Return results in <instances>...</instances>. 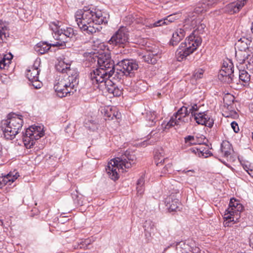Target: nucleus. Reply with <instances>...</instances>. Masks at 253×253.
Listing matches in <instances>:
<instances>
[{
    "instance_id": "obj_1",
    "label": "nucleus",
    "mask_w": 253,
    "mask_h": 253,
    "mask_svg": "<svg viewBox=\"0 0 253 253\" xmlns=\"http://www.w3.org/2000/svg\"><path fill=\"white\" fill-rule=\"evenodd\" d=\"M75 20L84 34L92 35L100 31L101 24L107 23L109 15L92 6H84L75 14Z\"/></svg>"
},
{
    "instance_id": "obj_2",
    "label": "nucleus",
    "mask_w": 253,
    "mask_h": 253,
    "mask_svg": "<svg viewBox=\"0 0 253 253\" xmlns=\"http://www.w3.org/2000/svg\"><path fill=\"white\" fill-rule=\"evenodd\" d=\"M56 69L62 73L54 84L57 95L62 98L74 93L79 84L78 72L75 69L70 68V64L59 62Z\"/></svg>"
},
{
    "instance_id": "obj_3",
    "label": "nucleus",
    "mask_w": 253,
    "mask_h": 253,
    "mask_svg": "<svg viewBox=\"0 0 253 253\" xmlns=\"http://www.w3.org/2000/svg\"><path fill=\"white\" fill-rule=\"evenodd\" d=\"M98 67L91 71L89 78L91 83H102L112 77L115 63L110 53H103L97 57Z\"/></svg>"
},
{
    "instance_id": "obj_4",
    "label": "nucleus",
    "mask_w": 253,
    "mask_h": 253,
    "mask_svg": "<svg viewBox=\"0 0 253 253\" xmlns=\"http://www.w3.org/2000/svg\"><path fill=\"white\" fill-rule=\"evenodd\" d=\"M135 159L133 153L127 150L120 157L111 160L106 168V171L111 179L116 180L119 178L118 171L121 169L123 172L126 171V169L130 168L132 164L135 163Z\"/></svg>"
},
{
    "instance_id": "obj_5",
    "label": "nucleus",
    "mask_w": 253,
    "mask_h": 253,
    "mask_svg": "<svg viewBox=\"0 0 253 253\" xmlns=\"http://www.w3.org/2000/svg\"><path fill=\"white\" fill-rule=\"evenodd\" d=\"M23 121L22 116L9 113L5 120L1 122V129L4 137L8 140L13 139L22 129Z\"/></svg>"
},
{
    "instance_id": "obj_6",
    "label": "nucleus",
    "mask_w": 253,
    "mask_h": 253,
    "mask_svg": "<svg viewBox=\"0 0 253 253\" xmlns=\"http://www.w3.org/2000/svg\"><path fill=\"white\" fill-rule=\"evenodd\" d=\"M251 41L248 38L243 37L240 38L235 43V57L239 63H246L247 69L253 68V54L249 49V45Z\"/></svg>"
},
{
    "instance_id": "obj_7",
    "label": "nucleus",
    "mask_w": 253,
    "mask_h": 253,
    "mask_svg": "<svg viewBox=\"0 0 253 253\" xmlns=\"http://www.w3.org/2000/svg\"><path fill=\"white\" fill-rule=\"evenodd\" d=\"M50 27L53 31V37L57 41L52 44L54 47L64 48L66 43L74 40L75 34L72 28H60V26L55 22H52Z\"/></svg>"
},
{
    "instance_id": "obj_8",
    "label": "nucleus",
    "mask_w": 253,
    "mask_h": 253,
    "mask_svg": "<svg viewBox=\"0 0 253 253\" xmlns=\"http://www.w3.org/2000/svg\"><path fill=\"white\" fill-rule=\"evenodd\" d=\"M138 68V65L133 59H124L117 62L116 69L114 68L112 73L113 79L120 81L125 76L132 77Z\"/></svg>"
},
{
    "instance_id": "obj_9",
    "label": "nucleus",
    "mask_w": 253,
    "mask_h": 253,
    "mask_svg": "<svg viewBox=\"0 0 253 253\" xmlns=\"http://www.w3.org/2000/svg\"><path fill=\"white\" fill-rule=\"evenodd\" d=\"M171 185L169 186L170 194L165 199V204L169 212L179 211L181 203L178 198V194L181 188L180 184L178 181L172 179Z\"/></svg>"
},
{
    "instance_id": "obj_10",
    "label": "nucleus",
    "mask_w": 253,
    "mask_h": 253,
    "mask_svg": "<svg viewBox=\"0 0 253 253\" xmlns=\"http://www.w3.org/2000/svg\"><path fill=\"white\" fill-rule=\"evenodd\" d=\"M191 36H188L184 42H181L175 52L178 61H181L187 56L192 54L200 45V40H193Z\"/></svg>"
},
{
    "instance_id": "obj_11",
    "label": "nucleus",
    "mask_w": 253,
    "mask_h": 253,
    "mask_svg": "<svg viewBox=\"0 0 253 253\" xmlns=\"http://www.w3.org/2000/svg\"><path fill=\"white\" fill-rule=\"evenodd\" d=\"M44 135L43 127L32 126L23 133L22 140L26 148L30 149L35 144L36 141Z\"/></svg>"
},
{
    "instance_id": "obj_12",
    "label": "nucleus",
    "mask_w": 253,
    "mask_h": 253,
    "mask_svg": "<svg viewBox=\"0 0 253 253\" xmlns=\"http://www.w3.org/2000/svg\"><path fill=\"white\" fill-rule=\"evenodd\" d=\"M108 43L114 46L124 48L129 44V34L124 27L119 28L109 40Z\"/></svg>"
},
{
    "instance_id": "obj_13",
    "label": "nucleus",
    "mask_w": 253,
    "mask_h": 253,
    "mask_svg": "<svg viewBox=\"0 0 253 253\" xmlns=\"http://www.w3.org/2000/svg\"><path fill=\"white\" fill-rule=\"evenodd\" d=\"M243 210V206L234 198L230 199L229 207L225 211L224 218L225 226H230V222L234 221L235 214L238 215Z\"/></svg>"
},
{
    "instance_id": "obj_14",
    "label": "nucleus",
    "mask_w": 253,
    "mask_h": 253,
    "mask_svg": "<svg viewBox=\"0 0 253 253\" xmlns=\"http://www.w3.org/2000/svg\"><path fill=\"white\" fill-rule=\"evenodd\" d=\"M234 65L232 61L227 59L223 61L221 69L218 75V79L222 82L230 84L234 80Z\"/></svg>"
},
{
    "instance_id": "obj_15",
    "label": "nucleus",
    "mask_w": 253,
    "mask_h": 253,
    "mask_svg": "<svg viewBox=\"0 0 253 253\" xmlns=\"http://www.w3.org/2000/svg\"><path fill=\"white\" fill-rule=\"evenodd\" d=\"M188 109V107L185 106L181 107L176 113L171 116L166 125V128H169L175 126H180L188 122V116L189 115Z\"/></svg>"
},
{
    "instance_id": "obj_16",
    "label": "nucleus",
    "mask_w": 253,
    "mask_h": 253,
    "mask_svg": "<svg viewBox=\"0 0 253 253\" xmlns=\"http://www.w3.org/2000/svg\"><path fill=\"white\" fill-rule=\"evenodd\" d=\"M201 18H198L194 19L191 21V25L194 29L192 33L189 36H191L193 38V40L200 39V44L202 43V38L200 35H202L205 32L206 25L203 23Z\"/></svg>"
},
{
    "instance_id": "obj_17",
    "label": "nucleus",
    "mask_w": 253,
    "mask_h": 253,
    "mask_svg": "<svg viewBox=\"0 0 253 253\" xmlns=\"http://www.w3.org/2000/svg\"><path fill=\"white\" fill-rule=\"evenodd\" d=\"M193 118L196 123L199 125H204L210 128L213 126L214 121L207 112H199Z\"/></svg>"
},
{
    "instance_id": "obj_18",
    "label": "nucleus",
    "mask_w": 253,
    "mask_h": 253,
    "mask_svg": "<svg viewBox=\"0 0 253 253\" xmlns=\"http://www.w3.org/2000/svg\"><path fill=\"white\" fill-rule=\"evenodd\" d=\"M103 84L108 92L112 94L114 96H119L122 94V90L110 79H107L102 83H95V84Z\"/></svg>"
},
{
    "instance_id": "obj_19",
    "label": "nucleus",
    "mask_w": 253,
    "mask_h": 253,
    "mask_svg": "<svg viewBox=\"0 0 253 253\" xmlns=\"http://www.w3.org/2000/svg\"><path fill=\"white\" fill-rule=\"evenodd\" d=\"M247 0H238L236 2L230 3L224 8V12L230 14L238 12L244 6Z\"/></svg>"
},
{
    "instance_id": "obj_20",
    "label": "nucleus",
    "mask_w": 253,
    "mask_h": 253,
    "mask_svg": "<svg viewBox=\"0 0 253 253\" xmlns=\"http://www.w3.org/2000/svg\"><path fill=\"white\" fill-rule=\"evenodd\" d=\"M186 31L184 29L179 28L177 29L172 34L171 39L169 43L172 46L176 45L185 37Z\"/></svg>"
},
{
    "instance_id": "obj_21",
    "label": "nucleus",
    "mask_w": 253,
    "mask_h": 253,
    "mask_svg": "<svg viewBox=\"0 0 253 253\" xmlns=\"http://www.w3.org/2000/svg\"><path fill=\"white\" fill-rule=\"evenodd\" d=\"M19 176L18 173L15 171L10 172L7 174L3 176L2 179L0 180V188L8 184L10 185Z\"/></svg>"
},
{
    "instance_id": "obj_22",
    "label": "nucleus",
    "mask_w": 253,
    "mask_h": 253,
    "mask_svg": "<svg viewBox=\"0 0 253 253\" xmlns=\"http://www.w3.org/2000/svg\"><path fill=\"white\" fill-rule=\"evenodd\" d=\"M248 64V63H246ZM237 67L238 68L239 71V79L240 81L247 84L250 81V75L245 70V69H247L246 67V63H237Z\"/></svg>"
},
{
    "instance_id": "obj_23",
    "label": "nucleus",
    "mask_w": 253,
    "mask_h": 253,
    "mask_svg": "<svg viewBox=\"0 0 253 253\" xmlns=\"http://www.w3.org/2000/svg\"><path fill=\"white\" fill-rule=\"evenodd\" d=\"M50 43L46 42H40L35 46V50L40 54L46 53L49 50L51 46L54 47L52 44H54V42L52 43L51 41H50Z\"/></svg>"
},
{
    "instance_id": "obj_24",
    "label": "nucleus",
    "mask_w": 253,
    "mask_h": 253,
    "mask_svg": "<svg viewBox=\"0 0 253 253\" xmlns=\"http://www.w3.org/2000/svg\"><path fill=\"white\" fill-rule=\"evenodd\" d=\"M40 72V70L39 69L38 67L35 64L29 69L27 70L26 73V77L29 81H35L39 79V75Z\"/></svg>"
},
{
    "instance_id": "obj_25",
    "label": "nucleus",
    "mask_w": 253,
    "mask_h": 253,
    "mask_svg": "<svg viewBox=\"0 0 253 253\" xmlns=\"http://www.w3.org/2000/svg\"><path fill=\"white\" fill-rule=\"evenodd\" d=\"M145 236L148 239L154 234L155 226L151 220H146L144 224Z\"/></svg>"
},
{
    "instance_id": "obj_26",
    "label": "nucleus",
    "mask_w": 253,
    "mask_h": 253,
    "mask_svg": "<svg viewBox=\"0 0 253 253\" xmlns=\"http://www.w3.org/2000/svg\"><path fill=\"white\" fill-rule=\"evenodd\" d=\"M146 125L149 126H154L157 122V114L155 111H147L145 116Z\"/></svg>"
},
{
    "instance_id": "obj_27",
    "label": "nucleus",
    "mask_w": 253,
    "mask_h": 253,
    "mask_svg": "<svg viewBox=\"0 0 253 253\" xmlns=\"http://www.w3.org/2000/svg\"><path fill=\"white\" fill-rule=\"evenodd\" d=\"M220 151L225 157H228L233 151L231 144L227 141H223L221 144Z\"/></svg>"
},
{
    "instance_id": "obj_28",
    "label": "nucleus",
    "mask_w": 253,
    "mask_h": 253,
    "mask_svg": "<svg viewBox=\"0 0 253 253\" xmlns=\"http://www.w3.org/2000/svg\"><path fill=\"white\" fill-rule=\"evenodd\" d=\"M104 115L106 117L105 119L111 120H113L114 118L119 119L120 117V114L118 111H116V109H113L112 108L108 107L107 109L104 111Z\"/></svg>"
},
{
    "instance_id": "obj_29",
    "label": "nucleus",
    "mask_w": 253,
    "mask_h": 253,
    "mask_svg": "<svg viewBox=\"0 0 253 253\" xmlns=\"http://www.w3.org/2000/svg\"><path fill=\"white\" fill-rule=\"evenodd\" d=\"M210 1H205L199 3L194 9V12L197 14L202 13L207 10V7L211 5Z\"/></svg>"
},
{
    "instance_id": "obj_30",
    "label": "nucleus",
    "mask_w": 253,
    "mask_h": 253,
    "mask_svg": "<svg viewBox=\"0 0 253 253\" xmlns=\"http://www.w3.org/2000/svg\"><path fill=\"white\" fill-rule=\"evenodd\" d=\"M177 253H188L189 246L183 241L177 242L175 245Z\"/></svg>"
},
{
    "instance_id": "obj_31",
    "label": "nucleus",
    "mask_w": 253,
    "mask_h": 253,
    "mask_svg": "<svg viewBox=\"0 0 253 253\" xmlns=\"http://www.w3.org/2000/svg\"><path fill=\"white\" fill-rule=\"evenodd\" d=\"M157 56L156 55L149 53L143 56V59L145 62L149 64H155L157 61Z\"/></svg>"
},
{
    "instance_id": "obj_32",
    "label": "nucleus",
    "mask_w": 253,
    "mask_h": 253,
    "mask_svg": "<svg viewBox=\"0 0 253 253\" xmlns=\"http://www.w3.org/2000/svg\"><path fill=\"white\" fill-rule=\"evenodd\" d=\"M6 30L7 28L5 24L0 19V43H2L6 37L5 33Z\"/></svg>"
},
{
    "instance_id": "obj_33",
    "label": "nucleus",
    "mask_w": 253,
    "mask_h": 253,
    "mask_svg": "<svg viewBox=\"0 0 253 253\" xmlns=\"http://www.w3.org/2000/svg\"><path fill=\"white\" fill-rule=\"evenodd\" d=\"M144 178L143 176H141L137 182L136 189L137 194L142 195L144 191Z\"/></svg>"
},
{
    "instance_id": "obj_34",
    "label": "nucleus",
    "mask_w": 253,
    "mask_h": 253,
    "mask_svg": "<svg viewBox=\"0 0 253 253\" xmlns=\"http://www.w3.org/2000/svg\"><path fill=\"white\" fill-rule=\"evenodd\" d=\"M154 159L155 163L157 166H161L163 165V163L165 161L168 160L167 158H164L161 154V153L156 152L154 156Z\"/></svg>"
},
{
    "instance_id": "obj_35",
    "label": "nucleus",
    "mask_w": 253,
    "mask_h": 253,
    "mask_svg": "<svg viewBox=\"0 0 253 253\" xmlns=\"http://www.w3.org/2000/svg\"><path fill=\"white\" fill-rule=\"evenodd\" d=\"M184 140L186 143H189L191 145H196L201 143V142L198 141V137H194L192 135H188L186 136L184 138Z\"/></svg>"
},
{
    "instance_id": "obj_36",
    "label": "nucleus",
    "mask_w": 253,
    "mask_h": 253,
    "mask_svg": "<svg viewBox=\"0 0 253 253\" xmlns=\"http://www.w3.org/2000/svg\"><path fill=\"white\" fill-rule=\"evenodd\" d=\"M205 71L203 69H198L195 70L192 78L195 80H198L202 79L204 77V73Z\"/></svg>"
},
{
    "instance_id": "obj_37",
    "label": "nucleus",
    "mask_w": 253,
    "mask_h": 253,
    "mask_svg": "<svg viewBox=\"0 0 253 253\" xmlns=\"http://www.w3.org/2000/svg\"><path fill=\"white\" fill-rule=\"evenodd\" d=\"M199 110V107L197 106V104H195L193 105L190 106L189 107V109H188L189 115L191 114V116L193 117H194L196 114H198L199 112H200Z\"/></svg>"
},
{
    "instance_id": "obj_38",
    "label": "nucleus",
    "mask_w": 253,
    "mask_h": 253,
    "mask_svg": "<svg viewBox=\"0 0 253 253\" xmlns=\"http://www.w3.org/2000/svg\"><path fill=\"white\" fill-rule=\"evenodd\" d=\"M89 244L88 240L86 239L84 241H81L78 243L77 245L74 246L75 249H85L87 248V246Z\"/></svg>"
},
{
    "instance_id": "obj_39",
    "label": "nucleus",
    "mask_w": 253,
    "mask_h": 253,
    "mask_svg": "<svg viewBox=\"0 0 253 253\" xmlns=\"http://www.w3.org/2000/svg\"><path fill=\"white\" fill-rule=\"evenodd\" d=\"M173 169L171 164L168 163L163 167L161 170V173L163 174H169L171 173Z\"/></svg>"
},
{
    "instance_id": "obj_40",
    "label": "nucleus",
    "mask_w": 253,
    "mask_h": 253,
    "mask_svg": "<svg viewBox=\"0 0 253 253\" xmlns=\"http://www.w3.org/2000/svg\"><path fill=\"white\" fill-rule=\"evenodd\" d=\"M234 97L231 95H227L223 98V101L225 105H227L228 107H230L233 103Z\"/></svg>"
},
{
    "instance_id": "obj_41",
    "label": "nucleus",
    "mask_w": 253,
    "mask_h": 253,
    "mask_svg": "<svg viewBox=\"0 0 253 253\" xmlns=\"http://www.w3.org/2000/svg\"><path fill=\"white\" fill-rule=\"evenodd\" d=\"M167 21L168 18L159 20L157 22H154L153 24H151V27H156L161 26L165 24H167Z\"/></svg>"
},
{
    "instance_id": "obj_42",
    "label": "nucleus",
    "mask_w": 253,
    "mask_h": 253,
    "mask_svg": "<svg viewBox=\"0 0 253 253\" xmlns=\"http://www.w3.org/2000/svg\"><path fill=\"white\" fill-rule=\"evenodd\" d=\"M10 63L9 59L6 60V58L4 57L0 60V69H4V68Z\"/></svg>"
},
{
    "instance_id": "obj_43",
    "label": "nucleus",
    "mask_w": 253,
    "mask_h": 253,
    "mask_svg": "<svg viewBox=\"0 0 253 253\" xmlns=\"http://www.w3.org/2000/svg\"><path fill=\"white\" fill-rule=\"evenodd\" d=\"M32 85L37 89L40 88L42 86V83L40 82L39 79L35 80V81H30Z\"/></svg>"
},
{
    "instance_id": "obj_44",
    "label": "nucleus",
    "mask_w": 253,
    "mask_h": 253,
    "mask_svg": "<svg viewBox=\"0 0 253 253\" xmlns=\"http://www.w3.org/2000/svg\"><path fill=\"white\" fill-rule=\"evenodd\" d=\"M197 155L199 157H202V156H204V151L205 150V147L202 146H199L198 147H197Z\"/></svg>"
},
{
    "instance_id": "obj_45",
    "label": "nucleus",
    "mask_w": 253,
    "mask_h": 253,
    "mask_svg": "<svg viewBox=\"0 0 253 253\" xmlns=\"http://www.w3.org/2000/svg\"><path fill=\"white\" fill-rule=\"evenodd\" d=\"M231 126L235 132H238L239 131V128L238 124L236 122H232L231 123Z\"/></svg>"
},
{
    "instance_id": "obj_46",
    "label": "nucleus",
    "mask_w": 253,
    "mask_h": 253,
    "mask_svg": "<svg viewBox=\"0 0 253 253\" xmlns=\"http://www.w3.org/2000/svg\"><path fill=\"white\" fill-rule=\"evenodd\" d=\"M189 250L190 251V252L192 253H200V249L199 248L197 247H190L189 248Z\"/></svg>"
},
{
    "instance_id": "obj_47",
    "label": "nucleus",
    "mask_w": 253,
    "mask_h": 253,
    "mask_svg": "<svg viewBox=\"0 0 253 253\" xmlns=\"http://www.w3.org/2000/svg\"><path fill=\"white\" fill-rule=\"evenodd\" d=\"M92 126H87V124H86L85 127H87L89 129L94 130L96 128H97V125L94 123H91Z\"/></svg>"
},
{
    "instance_id": "obj_48",
    "label": "nucleus",
    "mask_w": 253,
    "mask_h": 253,
    "mask_svg": "<svg viewBox=\"0 0 253 253\" xmlns=\"http://www.w3.org/2000/svg\"><path fill=\"white\" fill-rule=\"evenodd\" d=\"M77 199H75L74 201L76 204H77L79 206H82L83 205V201H81V200H79L78 196H77Z\"/></svg>"
},
{
    "instance_id": "obj_49",
    "label": "nucleus",
    "mask_w": 253,
    "mask_h": 253,
    "mask_svg": "<svg viewBox=\"0 0 253 253\" xmlns=\"http://www.w3.org/2000/svg\"><path fill=\"white\" fill-rule=\"evenodd\" d=\"M189 151L197 155V151H198L197 147H193V148L189 149Z\"/></svg>"
},
{
    "instance_id": "obj_50",
    "label": "nucleus",
    "mask_w": 253,
    "mask_h": 253,
    "mask_svg": "<svg viewBox=\"0 0 253 253\" xmlns=\"http://www.w3.org/2000/svg\"><path fill=\"white\" fill-rule=\"evenodd\" d=\"M204 152H205L204 156H202V157H204L205 158L208 157L209 155L210 156L211 154V152L209 151L206 147H205V150L204 151Z\"/></svg>"
},
{
    "instance_id": "obj_51",
    "label": "nucleus",
    "mask_w": 253,
    "mask_h": 253,
    "mask_svg": "<svg viewBox=\"0 0 253 253\" xmlns=\"http://www.w3.org/2000/svg\"><path fill=\"white\" fill-rule=\"evenodd\" d=\"M246 171L249 173V174L253 178V169H246Z\"/></svg>"
},
{
    "instance_id": "obj_52",
    "label": "nucleus",
    "mask_w": 253,
    "mask_h": 253,
    "mask_svg": "<svg viewBox=\"0 0 253 253\" xmlns=\"http://www.w3.org/2000/svg\"><path fill=\"white\" fill-rule=\"evenodd\" d=\"M167 18H168L167 24H168L169 22H171L172 21V20L170 18V16H168Z\"/></svg>"
},
{
    "instance_id": "obj_53",
    "label": "nucleus",
    "mask_w": 253,
    "mask_h": 253,
    "mask_svg": "<svg viewBox=\"0 0 253 253\" xmlns=\"http://www.w3.org/2000/svg\"><path fill=\"white\" fill-rule=\"evenodd\" d=\"M2 145L0 143V158L1 157L2 155Z\"/></svg>"
},
{
    "instance_id": "obj_54",
    "label": "nucleus",
    "mask_w": 253,
    "mask_h": 253,
    "mask_svg": "<svg viewBox=\"0 0 253 253\" xmlns=\"http://www.w3.org/2000/svg\"><path fill=\"white\" fill-rule=\"evenodd\" d=\"M204 140H203V138L202 137H200V138H198V141H199V142H201V143L200 144H202V143L204 142Z\"/></svg>"
},
{
    "instance_id": "obj_55",
    "label": "nucleus",
    "mask_w": 253,
    "mask_h": 253,
    "mask_svg": "<svg viewBox=\"0 0 253 253\" xmlns=\"http://www.w3.org/2000/svg\"><path fill=\"white\" fill-rule=\"evenodd\" d=\"M244 169L246 170V169H252L250 168L249 167H248L247 165H246L244 167Z\"/></svg>"
},
{
    "instance_id": "obj_56",
    "label": "nucleus",
    "mask_w": 253,
    "mask_h": 253,
    "mask_svg": "<svg viewBox=\"0 0 253 253\" xmlns=\"http://www.w3.org/2000/svg\"><path fill=\"white\" fill-rule=\"evenodd\" d=\"M251 29L252 33H253V22L252 23V25Z\"/></svg>"
},
{
    "instance_id": "obj_57",
    "label": "nucleus",
    "mask_w": 253,
    "mask_h": 253,
    "mask_svg": "<svg viewBox=\"0 0 253 253\" xmlns=\"http://www.w3.org/2000/svg\"><path fill=\"white\" fill-rule=\"evenodd\" d=\"M2 224H3L2 221L1 219H0V225H2Z\"/></svg>"
},
{
    "instance_id": "obj_58",
    "label": "nucleus",
    "mask_w": 253,
    "mask_h": 253,
    "mask_svg": "<svg viewBox=\"0 0 253 253\" xmlns=\"http://www.w3.org/2000/svg\"><path fill=\"white\" fill-rule=\"evenodd\" d=\"M99 84H100L101 85V84H98L99 85ZM98 86H99V85H98V86H97V87H98Z\"/></svg>"
},
{
    "instance_id": "obj_59",
    "label": "nucleus",
    "mask_w": 253,
    "mask_h": 253,
    "mask_svg": "<svg viewBox=\"0 0 253 253\" xmlns=\"http://www.w3.org/2000/svg\"><path fill=\"white\" fill-rule=\"evenodd\" d=\"M60 222H64V221L60 220Z\"/></svg>"
}]
</instances>
